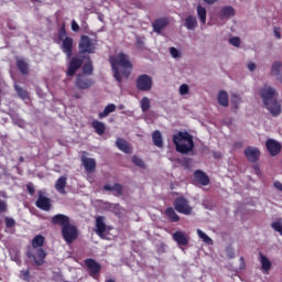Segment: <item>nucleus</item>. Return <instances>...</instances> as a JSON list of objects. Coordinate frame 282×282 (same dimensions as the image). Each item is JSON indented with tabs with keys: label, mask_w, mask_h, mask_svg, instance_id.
<instances>
[{
	"label": "nucleus",
	"mask_w": 282,
	"mask_h": 282,
	"mask_svg": "<svg viewBox=\"0 0 282 282\" xmlns=\"http://www.w3.org/2000/svg\"><path fill=\"white\" fill-rule=\"evenodd\" d=\"M109 63L113 73V78L119 83H122V76L128 78L131 76V69L133 65L129 61V56L124 53H119L116 56L110 57Z\"/></svg>",
	"instance_id": "1"
},
{
	"label": "nucleus",
	"mask_w": 282,
	"mask_h": 282,
	"mask_svg": "<svg viewBox=\"0 0 282 282\" xmlns=\"http://www.w3.org/2000/svg\"><path fill=\"white\" fill-rule=\"evenodd\" d=\"M260 98L264 107L270 111L273 118L281 116V104L276 100V90L270 86H264L260 89Z\"/></svg>",
	"instance_id": "2"
},
{
	"label": "nucleus",
	"mask_w": 282,
	"mask_h": 282,
	"mask_svg": "<svg viewBox=\"0 0 282 282\" xmlns=\"http://www.w3.org/2000/svg\"><path fill=\"white\" fill-rule=\"evenodd\" d=\"M173 143L177 153L187 154L195 149V141H193V135L188 132H178L173 135Z\"/></svg>",
	"instance_id": "3"
},
{
	"label": "nucleus",
	"mask_w": 282,
	"mask_h": 282,
	"mask_svg": "<svg viewBox=\"0 0 282 282\" xmlns=\"http://www.w3.org/2000/svg\"><path fill=\"white\" fill-rule=\"evenodd\" d=\"M96 45L98 40L89 37V35H80L78 42L79 54H96Z\"/></svg>",
	"instance_id": "4"
},
{
	"label": "nucleus",
	"mask_w": 282,
	"mask_h": 282,
	"mask_svg": "<svg viewBox=\"0 0 282 282\" xmlns=\"http://www.w3.org/2000/svg\"><path fill=\"white\" fill-rule=\"evenodd\" d=\"M174 208L181 215H193V207L186 197L180 196L174 199Z\"/></svg>",
	"instance_id": "5"
},
{
	"label": "nucleus",
	"mask_w": 282,
	"mask_h": 282,
	"mask_svg": "<svg viewBox=\"0 0 282 282\" xmlns=\"http://www.w3.org/2000/svg\"><path fill=\"white\" fill-rule=\"evenodd\" d=\"M62 230V237L66 243H74L78 239V227L76 225H67L66 227H63Z\"/></svg>",
	"instance_id": "6"
},
{
	"label": "nucleus",
	"mask_w": 282,
	"mask_h": 282,
	"mask_svg": "<svg viewBox=\"0 0 282 282\" xmlns=\"http://www.w3.org/2000/svg\"><path fill=\"white\" fill-rule=\"evenodd\" d=\"M135 87L139 91H151L153 89V77L147 74L139 75Z\"/></svg>",
	"instance_id": "7"
},
{
	"label": "nucleus",
	"mask_w": 282,
	"mask_h": 282,
	"mask_svg": "<svg viewBox=\"0 0 282 282\" xmlns=\"http://www.w3.org/2000/svg\"><path fill=\"white\" fill-rule=\"evenodd\" d=\"M26 257L28 259H32L35 265L41 267L43 265V263H45V258L47 257V253L43 248H37L34 251L28 249Z\"/></svg>",
	"instance_id": "8"
},
{
	"label": "nucleus",
	"mask_w": 282,
	"mask_h": 282,
	"mask_svg": "<svg viewBox=\"0 0 282 282\" xmlns=\"http://www.w3.org/2000/svg\"><path fill=\"white\" fill-rule=\"evenodd\" d=\"M26 257L28 259H32L35 265L41 267L43 265V263H45V258L47 257V253L43 248H37L34 251L28 249Z\"/></svg>",
	"instance_id": "9"
},
{
	"label": "nucleus",
	"mask_w": 282,
	"mask_h": 282,
	"mask_svg": "<svg viewBox=\"0 0 282 282\" xmlns=\"http://www.w3.org/2000/svg\"><path fill=\"white\" fill-rule=\"evenodd\" d=\"M36 208L40 210H44L45 213H50L52 210V199L43 195V192H39L37 199L35 202Z\"/></svg>",
	"instance_id": "10"
},
{
	"label": "nucleus",
	"mask_w": 282,
	"mask_h": 282,
	"mask_svg": "<svg viewBox=\"0 0 282 282\" xmlns=\"http://www.w3.org/2000/svg\"><path fill=\"white\" fill-rule=\"evenodd\" d=\"M83 63H85V59L83 57L75 56L70 58L66 73L67 76H75L78 69L83 67Z\"/></svg>",
	"instance_id": "11"
},
{
	"label": "nucleus",
	"mask_w": 282,
	"mask_h": 282,
	"mask_svg": "<svg viewBox=\"0 0 282 282\" xmlns=\"http://www.w3.org/2000/svg\"><path fill=\"white\" fill-rule=\"evenodd\" d=\"M96 82L85 75H78L75 80L77 89H90Z\"/></svg>",
	"instance_id": "12"
},
{
	"label": "nucleus",
	"mask_w": 282,
	"mask_h": 282,
	"mask_svg": "<svg viewBox=\"0 0 282 282\" xmlns=\"http://www.w3.org/2000/svg\"><path fill=\"white\" fill-rule=\"evenodd\" d=\"M86 268H88L89 270V274L96 279V276H98V274H100V270H102V265H100V263H98L96 260L88 258L84 261Z\"/></svg>",
	"instance_id": "13"
},
{
	"label": "nucleus",
	"mask_w": 282,
	"mask_h": 282,
	"mask_svg": "<svg viewBox=\"0 0 282 282\" xmlns=\"http://www.w3.org/2000/svg\"><path fill=\"white\" fill-rule=\"evenodd\" d=\"M51 221L53 226H61V230L72 224L69 216L65 214H56L55 216L52 217Z\"/></svg>",
	"instance_id": "14"
},
{
	"label": "nucleus",
	"mask_w": 282,
	"mask_h": 282,
	"mask_svg": "<svg viewBox=\"0 0 282 282\" xmlns=\"http://www.w3.org/2000/svg\"><path fill=\"white\" fill-rule=\"evenodd\" d=\"M265 147L270 155H272V158H276V155L281 153V143H279V141L274 139L267 140Z\"/></svg>",
	"instance_id": "15"
},
{
	"label": "nucleus",
	"mask_w": 282,
	"mask_h": 282,
	"mask_svg": "<svg viewBox=\"0 0 282 282\" xmlns=\"http://www.w3.org/2000/svg\"><path fill=\"white\" fill-rule=\"evenodd\" d=\"M245 155H246L248 162H252V163L259 162L261 151H259V148L249 145L245 149Z\"/></svg>",
	"instance_id": "16"
},
{
	"label": "nucleus",
	"mask_w": 282,
	"mask_h": 282,
	"mask_svg": "<svg viewBox=\"0 0 282 282\" xmlns=\"http://www.w3.org/2000/svg\"><path fill=\"white\" fill-rule=\"evenodd\" d=\"M63 54H66V58H72L73 50H74V39L73 37H65L62 41L61 47Z\"/></svg>",
	"instance_id": "17"
},
{
	"label": "nucleus",
	"mask_w": 282,
	"mask_h": 282,
	"mask_svg": "<svg viewBox=\"0 0 282 282\" xmlns=\"http://www.w3.org/2000/svg\"><path fill=\"white\" fill-rule=\"evenodd\" d=\"M96 235L100 239H105V232H107V224H105V216H98L95 220Z\"/></svg>",
	"instance_id": "18"
},
{
	"label": "nucleus",
	"mask_w": 282,
	"mask_h": 282,
	"mask_svg": "<svg viewBox=\"0 0 282 282\" xmlns=\"http://www.w3.org/2000/svg\"><path fill=\"white\" fill-rule=\"evenodd\" d=\"M169 26V18L163 17L155 19L154 22L152 23L153 32L156 34H162V30Z\"/></svg>",
	"instance_id": "19"
},
{
	"label": "nucleus",
	"mask_w": 282,
	"mask_h": 282,
	"mask_svg": "<svg viewBox=\"0 0 282 282\" xmlns=\"http://www.w3.org/2000/svg\"><path fill=\"white\" fill-rule=\"evenodd\" d=\"M194 180L202 186H208V184H210V178L202 170H196L194 172Z\"/></svg>",
	"instance_id": "20"
},
{
	"label": "nucleus",
	"mask_w": 282,
	"mask_h": 282,
	"mask_svg": "<svg viewBox=\"0 0 282 282\" xmlns=\"http://www.w3.org/2000/svg\"><path fill=\"white\" fill-rule=\"evenodd\" d=\"M82 164L87 173H94L96 171V159L83 158Z\"/></svg>",
	"instance_id": "21"
},
{
	"label": "nucleus",
	"mask_w": 282,
	"mask_h": 282,
	"mask_svg": "<svg viewBox=\"0 0 282 282\" xmlns=\"http://www.w3.org/2000/svg\"><path fill=\"white\" fill-rule=\"evenodd\" d=\"M173 239L178 246H188V236L182 231L174 232Z\"/></svg>",
	"instance_id": "22"
},
{
	"label": "nucleus",
	"mask_w": 282,
	"mask_h": 282,
	"mask_svg": "<svg viewBox=\"0 0 282 282\" xmlns=\"http://www.w3.org/2000/svg\"><path fill=\"white\" fill-rule=\"evenodd\" d=\"M152 141L158 149H164V140L162 139V132H160V130H155L152 133Z\"/></svg>",
	"instance_id": "23"
},
{
	"label": "nucleus",
	"mask_w": 282,
	"mask_h": 282,
	"mask_svg": "<svg viewBox=\"0 0 282 282\" xmlns=\"http://www.w3.org/2000/svg\"><path fill=\"white\" fill-rule=\"evenodd\" d=\"M282 62H274L271 67L272 76H276V79L282 83Z\"/></svg>",
	"instance_id": "24"
},
{
	"label": "nucleus",
	"mask_w": 282,
	"mask_h": 282,
	"mask_svg": "<svg viewBox=\"0 0 282 282\" xmlns=\"http://www.w3.org/2000/svg\"><path fill=\"white\" fill-rule=\"evenodd\" d=\"M116 147L123 153H131V145L122 138L117 139Z\"/></svg>",
	"instance_id": "25"
},
{
	"label": "nucleus",
	"mask_w": 282,
	"mask_h": 282,
	"mask_svg": "<svg viewBox=\"0 0 282 282\" xmlns=\"http://www.w3.org/2000/svg\"><path fill=\"white\" fill-rule=\"evenodd\" d=\"M67 186V176H61L56 183L55 188L62 195H65V187Z\"/></svg>",
	"instance_id": "26"
},
{
	"label": "nucleus",
	"mask_w": 282,
	"mask_h": 282,
	"mask_svg": "<svg viewBox=\"0 0 282 282\" xmlns=\"http://www.w3.org/2000/svg\"><path fill=\"white\" fill-rule=\"evenodd\" d=\"M230 17H235V8L224 7L219 12V19H230Z\"/></svg>",
	"instance_id": "27"
},
{
	"label": "nucleus",
	"mask_w": 282,
	"mask_h": 282,
	"mask_svg": "<svg viewBox=\"0 0 282 282\" xmlns=\"http://www.w3.org/2000/svg\"><path fill=\"white\" fill-rule=\"evenodd\" d=\"M165 215H166L167 219L170 221H172L173 224H177V221H180V215H177V213H175V209H173V207H167L165 209Z\"/></svg>",
	"instance_id": "28"
},
{
	"label": "nucleus",
	"mask_w": 282,
	"mask_h": 282,
	"mask_svg": "<svg viewBox=\"0 0 282 282\" xmlns=\"http://www.w3.org/2000/svg\"><path fill=\"white\" fill-rule=\"evenodd\" d=\"M14 89H15V94H18L19 98L21 100H30V93L25 89H23L21 86H19L18 84H14Z\"/></svg>",
	"instance_id": "29"
},
{
	"label": "nucleus",
	"mask_w": 282,
	"mask_h": 282,
	"mask_svg": "<svg viewBox=\"0 0 282 282\" xmlns=\"http://www.w3.org/2000/svg\"><path fill=\"white\" fill-rule=\"evenodd\" d=\"M17 67L23 76H28V74H30V65H28L23 59L17 61Z\"/></svg>",
	"instance_id": "30"
},
{
	"label": "nucleus",
	"mask_w": 282,
	"mask_h": 282,
	"mask_svg": "<svg viewBox=\"0 0 282 282\" xmlns=\"http://www.w3.org/2000/svg\"><path fill=\"white\" fill-rule=\"evenodd\" d=\"M82 72L85 76H91L94 74V64L91 62V57H87V63L83 66Z\"/></svg>",
	"instance_id": "31"
},
{
	"label": "nucleus",
	"mask_w": 282,
	"mask_h": 282,
	"mask_svg": "<svg viewBox=\"0 0 282 282\" xmlns=\"http://www.w3.org/2000/svg\"><path fill=\"white\" fill-rule=\"evenodd\" d=\"M113 111H116V105L109 104L105 107L104 111L98 113L99 120H102V118H107V116H109V113H113Z\"/></svg>",
	"instance_id": "32"
},
{
	"label": "nucleus",
	"mask_w": 282,
	"mask_h": 282,
	"mask_svg": "<svg viewBox=\"0 0 282 282\" xmlns=\"http://www.w3.org/2000/svg\"><path fill=\"white\" fill-rule=\"evenodd\" d=\"M185 28L187 30H195L197 28V18L195 15H188L185 19Z\"/></svg>",
	"instance_id": "33"
},
{
	"label": "nucleus",
	"mask_w": 282,
	"mask_h": 282,
	"mask_svg": "<svg viewBox=\"0 0 282 282\" xmlns=\"http://www.w3.org/2000/svg\"><path fill=\"white\" fill-rule=\"evenodd\" d=\"M218 104L221 107H228L229 102H228V93H226V90H220L218 93V97H217Z\"/></svg>",
	"instance_id": "34"
},
{
	"label": "nucleus",
	"mask_w": 282,
	"mask_h": 282,
	"mask_svg": "<svg viewBox=\"0 0 282 282\" xmlns=\"http://www.w3.org/2000/svg\"><path fill=\"white\" fill-rule=\"evenodd\" d=\"M91 127H93V129H95V131H96V133L98 134V135H102V134H105V123H102V122H100V121H98V120H94L93 122H91Z\"/></svg>",
	"instance_id": "35"
},
{
	"label": "nucleus",
	"mask_w": 282,
	"mask_h": 282,
	"mask_svg": "<svg viewBox=\"0 0 282 282\" xmlns=\"http://www.w3.org/2000/svg\"><path fill=\"white\" fill-rule=\"evenodd\" d=\"M45 243V237L37 235L32 239V248L39 249L43 248V245Z\"/></svg>",
	"instance_id": "36"
},
{
	"label": "nucleus",
	"mask_w": 282,
	"mask_h": 282,
	"mask_svg": "<svg viewBox=\"0 0 282 282\" xmlns=\"http://www.w3.org/2000/svg\"><path fill=\"white\" fill-rule=\"evenodd\" d=\"M260 263L262 265V270H264L265 272H269L272 268V262H270V259L263 256V253H260Z\"/></svg>",
	"instance_id": "37"
},
{
	"label": "nucleus",
	"mask_w": 282,
	"mask_h": 282,
	"mask_svg": "<svg viewBox=\"0 0 282 282\" xmlns=\"http://www.w3.org/2000/svg\"><path fill=\"white\" fill-rule=\"evenodd\" d=\"M197 17L199 19V22L204 25L206 24V8L198 6L196 9Z\"/></svg>",
	"instance_id": "38"
},
{
	"label": "nucleus",
	"mask_w": 282,
	"mask_h": 282,
	"mask_svg": "<svg viewBox=\"0 0 282 282\" xmlns=\"http://www.w3.org/2000/svg\"><path fill=\"white\" fill-rule=\"evenodd\" d=\"M149 109H151V99H149V97H143L141 99V111L145 113V111H149Z\"/></svg>",
	"instance_id": "39"
},
{
	"label": "nucleus",
	"mask_w": 282,
	"mask_h": 282,
	"mask_svg": "<svg viewBox=\"0 0 282 282\" xmlns=\"http://www.w3.org/2000/svg\"><path fill=\"white\" fill-rule=\"evenodd\" d=\"M197 235L200 239H203L204 243L208 246L213 245V239L206 235V232L202 231V229H197Z\"/></svg>",
	"instance_id": "40"
},
{
	"label": "nucleus",
	"mask_w": 282,
	"mask_h": 282,
	"mask_svg": "<svg viewBox=\"0 0 282 282\" xmlns=\"http://www.w3.org/2000/svg\"><path fill=\"white\" fill-rule=\"evenodd\" d=\"M58 41H65L67 39V30L65 29V24H62L61 29L57 33Z\"/></svg>",
	"instance_id": "41"
},
{
	"label": "nucleus",
	"mask_w": 282,
	"mask_h": 282,
	"mask_svg": "<svg viewBox=\"0 0 282 282\" xmlns=\"http://www.w3.org/2000/svg\"><path fill=\"white\" fill-rule=\"evenodd\" d=\"M132 162L135 166H139V169H145L147 165L144 164V161L140 159L139 156H132Z\"/></svg>",
	"instance_id": "42"
},
{
	"label": "nucleus",
	"mask_w": 282,
	"mask_h": 282,
	"mask_svg": "<svg viewBox=\"0 0 282 282\" xmlns=\"http://www.w3.org/2000/svg\"><path fill=\"white\" fill-rule=\"evenodd\" d=\"M4 224H6L7 228H14L17 226V220H14V218H12V217H6Z\"/></svg>",
	"instance_id": "43"
},
{
	"label": "nucleus",
	"mask_w": 282,
	"mask_h": 282,
	"mask_svg": "<svg viewBox=\"0 0 282 282\" xmlns=\"http://www.w3.org/2000/svg\"><path fill=\"white\" fill-rule=\"evenodd\" d=\"M271 228H273V230L275 232H279L282 236V223L281 221H273L271 224Z\"/></svg>",
	"instance_id": "44"
},
{
	"label": "nucleus",
	"mask_w": 282,
	"mask_h": 282,
	"mask_svg": "<svg viewBox=\"0 0 282 282\" xmlns=\"http://www.w3.org/2000/svg\"><path fill=\"white\" fill-rule=\"evenodd\" d=\"M229 43L230 45H234V47H239V45H241V39L238 36L231 37L229 39Z\"/></svg>",
	"instance_id": "45"
},
{
	"label": "nucleus",
	"mask_w": 282,
	"mask_h": 282,
	"mask_svg": "<svg viewBox=\"0 0 282 282\" xmlns=\"http://www.w3.org/2000/svg\"><path fill=\"white\" fill-rule=\"evenodd\" d=\"M188 91H189L188 85L182 84L180 86V94H181V96H186V94H188Z\"/></svg>",
	"instance_id": "46"
},
{
	"label": "nucleus",
	"mask_w": 282,
	"mask_h": 282,
	"mask_svg": "<svg viewBox=\"0 0 282 282\" xmlns=\"http://www.w3.org/2000/svg\"><path fill=\"white\" fill-rule=\"evenodd\" d=\"M23 281H30V269L20 272Z\"/></svg>",
	"instance_id": "47"
},
{
	"label": "nucleus",
	"mask_w": 282,
	"mask_h": 282,
	"mask_svg": "<svg viewBox=\"0 0 282 282\" xmlns=\"http://www.w3.org/2000/svg\"><path fill=\"white\" fill-rule=\"evenodd\" d=\"M170 54L173 56V58H180V51H177L175 47L170 48Z\"/></svg>",
	"instance_id": "48"
},
{
	"label": "nucleus",
	"mask_w": 282,
	"mask_h": 282,
	"mask_svg": "<svg viewBox=\"0 0 282 282\" xmlns=\"http://www.w3.org/2000/svg\"><path fill=\"white\" fill-rule=\"evenodd\" d=\"M112 191L117 192V195H122V185L116 183Z\"/></svg>",
	"instance_id": "49"
},
{
	"label": "nucleus",
	"mask_w": 282,
	"mask_h": 282,
	"mask_svg": "<svg viewBox=\"0 0 282 282\" xmlns=\"http://www.w3.org/2000/svg\"><path fill=\"white\" fill-rule=\"evenodd\" d=\"M8 210V203L6 200H0V214L6 213Z\"/></svg>",
	"instance_id": "50"
},
{
	"label": "nucleus",
	"mask_w": 282,
	"mask_h": 282,
	"mask_svg": "<svg viewBox=\"0 0 282 282\" xmlns=\"http://www.w3.org/2000/svg\"><path fill=\"white\" fill-rule=\"evenodd\" d=\"M26 191L29 194L34 195L35 193L34 185L32 183L26 184Z\"/></svg>",
	"instance_id": "51"
},
{
	"label": "nucleus",
	"mask_w": 282,
	"mask_h": 282,
	"mask_svg": "<svg viewBox=\"0 0 282 282\" xmlns=\"http://www.w3.org/2000/svg\"><path fill=\"white\" fill-rule=\"evenodd\" d=\"M70 25L73 32H78V30H80V26L78 25V23H76V20H73Z\"/></svg>",
	"instance_id": "52"
},
{
	"label": "nucleus",
	"mask_w": 282,
	"mask_h": 282,
	"mask_svg": "<svg viewBox=\"0 0 282 282\" xmlns=\"http://www.w3.org/2000/svg\"><path fill=\"white\" fill-rule=\"evenodd\" d=\"M248 69H249V72H254L256 69H257V64H254V63H249L248 64Z\"/></svg>",
	"instance_id": "53"
},
{
	"label": "nucleus",
	"mask_w": 282,
	"mask_h": 282,
	"mask_svg": "<svg viewBox=\"0 0 282 282\" xmlns=\"http://www.w3.org/2000/svg\"><path fill=\"white\" fill-rule=\"evenodd\" d=\"M274 187H275L278 191H282V183L279 182V181H275V182H274Z\"/></svg>",
	"instance_id": "54"
},
{
	"label": "nucleus",
	"mask_w": 282,
	"mask_h": 282,
	"mask_svg": "<svg viewBox=\"0 0 282 282\" xmlns=\"http://www.w3.org/2000/svg\"><path fill=\"white\" fill-rule=\"evenodd\" d=\"M273 32H274V36H276L278 39H281V32L279 31V28H274Z\"/></svg>",
	"instance_id": "55"
},
{
	"label": "nucleus",
	"mask_w": 282,
	"mask_h": 282,
	"mask_svg": "<svg viewBox=\"0 0 282 282\" xmlns=\"http://www.w3.org/2000/svg\"><path fill=\"white\" fill-rule=\"evenodd\" d=\"M104 191H109V192L113 191V185L112 186L109 184L104 185Z\"/></svg>",
	"instance_id": "56"
},
{
	"label": "nucleus",
	"mask_w": 282,
	"mask_h": 282,
	"mask_svg": "<svg viewBox=\"0 0 282 282\" xmlns=\"http://www.w3.org/2000/svg\"><path fill=\"white\" fill-rule=\"evenodd\" d=\"M246 268V261L243 260V257L240 258V270H243Z\"/></svg>",
	"instance_id": "57"
},
{
	"label": "nucleus",
	"mask_w": 282,
	"mask_h": 282,
	"mask_svg": "<svg viewBox=\"0 0 282 282\" xmlns=\"http://www.w3.org/2000/svg\"><path fill=\"white\" fill-rule=\"evenodd\" d=\"M227 257H229V259H235L236 254H235V252L232 250H229L227 252Z\"/></svg>",
	"instance_id": "58"
},
{
	"label": "nucleus",
	"mask_w": 282,
	"mask_h": 282,
	"mask_svg": "<svg viewBox=\"0 0 282 282\" xmlns=\"http://www.w3.org/2000/svg\"><path fill=\"white\" fill-rule=\"evenodd\" d=\"M253 171L256 172V175H260L261 173V169H259V165H254Z\"/></svg>",
	"instance_id": "59"
},
{
	"label": "nucleus",
	"mask_w": 282,
	"mask_h": 282,
	"mask_svg": "<svg viewBox=\"0 0 282 282\" xmlns=\"http://www.w3.org/2000/svg\"><path fill=\"white\" fill-rule=\"evenodd\" d=\"M144 45V42L142 40H137V47H142Z\"/></svg>",
	"instance_id": "60"
},
{
	"label": "nucleus",
	"mask_w": 282,
	"mask_h": 282,
	"mask_svg": "<svg viewBox=\"0 0 282 282\" xmlns=\"http://www.w3.org/2000/svg\"><path fill=\"white\" fill-rule=\"evenodd\" d=\"M235 149H241V147H243V142H237L235 143Z\"/></svg>",
	"instance_id": "61"
},
{
	"label": "nucleus",
	"mask_w": 282,
	"mask_h": 282,
	"mask_svg": "<svg viewBox=\"0 0 282 282\" xmlns=\"http://www.w3.org/2000/svg\"><path fill=\"white\" fill-rule=\"evenodd\" d=\"M105 282H116L113 279H108Z\"/></svg>",
	"instance_id": "62"
},
{
	"label": "nucleus",
	"mask_w": 282,
	"mask_h": 282,
	"mask_svg": "<svg viewBox=\"0 0 282 282\" xmlns=\"http://www.w3.org/2000/svg\"><path fill=\"white\" fill-rule=\"evenodd\" d=\"M74 98H80V95L75 94V95H74Z\"/></svg>",
	"instance_id": "63"
},
{
	"label": "nucleus",
	"mask_w": 282,
	"mask_h": 282,
	"mask_svg": "<svg viewBox=\"0 0 282 282\" xmlns=\"http://www.w3.org/2000/svg\"><path fill=\"white\" fill-rule=\"evenodd\" d=\"M119 109H124V105H120V106H119Z\"/></svg>",
	"instance_id": "64"
}]
</instances>
